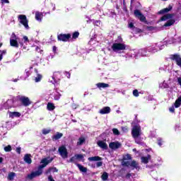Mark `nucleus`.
Returning a JSON list of instances; mask_svg holds the SVG:
<instances>
[{
    "instance_id": "nucleus-6",
    "label": "nucleus",
    "mask_w": 181,
    "mask_h": 181,
    "mask_svg": "<svg viewBox=\"0 0 181 181\" xmlns=\"http://www.w3.org/2000/svg\"><path fill=\"white\" fill-rule=\"evenodd\" d=\"M18 21L21 25H23L24 28L27 30L29 29V24L28 18H26V16L25 15H19L18 16Z\"/></svg>"
},
{
    "instance_id": "nucleus-49",
    "label": "nucleus",
    "mask_w": 181,
    "mask_h": 181,
    "mask_svg": "<svg viewBox=\"0 0 181 181\" xmlns=\"http://www.w3.org/2000/svg\"><path fill=\"white\" fill-rule=\"evenodd\" d=\"M96 166H97V168H100V166H103V162L98 161V162L96 163Z\"/></svg>"
},
{
    "instance_id": "nucleus-53",
    "label": "nucleus",
    "mask_w": 181,
    "mask_h": 181,
    "mask_svg": "<svg viewBox=\"0 0 181 181\" xmlns=\"http://www.w3.org/2000/svg\"><path fill=\"white\" fill-rule=\"evenodd\" d=\"M16 151L17 152V153L21 154V147L16 148Z\"/></svg>"
},
{
    "instance_id": "nucleus-56",
    "label": "nucleus",
    "mask_w": 181,
    "mask_h": 181,
    "mask_svg": "<svg viewBox=\"0 0 181 181\" xmlns=\"http://www.w3.org/2000/svg\"><path fill=\"white\" fill-rule=\"evenodd\" d=\"M1 52L2 57H4V54H6V50L0 51Z\"/></svg>"
},
{
    "instance_id": "nucleus-39",
    "label": "nucleus",
    "mask_w": 181,
    "mask_h": 181,
    "mask_svg": "<svg viewBox=\"0 0 181 181\" xmlns=\"http://www.w3.org/2000/svg\"><path fill=\"white\" fill-rule=\"evenodd\" d=\"M136 144H138L139 145H141L142 144V139H141V138H139V136L138 137H133Z\"/></svg>"
},
{
    "instance_id": "nucleus-8",
    "label": "nucleus",
    "mask_w": 181,
    "mask_h": 181,
    "mask_svg": "<svg viewBox=\"0 0 181 181\" xmlns=\"http://www.w3.org/2000/svg\"><path fill=\"white\" fill-rule=\"evenodd\" d=\"M59 155L63 159H66L69 156V153L67 152V148L64 146H61L59 149Z\"/></svg>"
},
{
    "instance_id": "nucleus-41",
    "label": "nucleus",
    "mask_w": 181,
    "mask_h": 181,
    "mask_svg": "<svg viewBox=\"0 0 181 181\" xmlns=\"http://www.w3.org/2000/svg\"><path fill=\"white\" fill-rule=\"evenodd\" d=\"M15 176H16L15 173H10L8 177V180H13V178L15 177Z\"/></svg>"
},
{
    "instance_id": "nucleus-11",
    "label": "nucleus",
    "mask_w": 181,
    "mask_h": 181,
    "mask_svg": "<svg viewBox=\"0 0 181 181\" xmlns=\"http://www.w3.org/2000/svg\"><path fill=\"white\" fill-rule=\"evenodd\" d=\"M19 100L24 107H29L32 104L30 99L26 96L20 97Z\"/></svg>"
},
{
    "instance_id": "nucleus-21",
    "label": "nucleus",
    "mask_w": 181,
    "mask_h": 181,
    "mask_svg": "<svg viewBox=\"0 0 181 181\" xmlns=\"http://www.w3.org/2000/svg\"><path fill=\"white\" fill-rule=\"evenodd\" d=\"M110 112L111 108L110 107H104L99 110V113H100L102 115H104L105 114H110Z\"/></svg>"
},
{
    "instance_id": "nucleus-2",
    "label": "nucleus",
    "mask_w": 181,
    "mask_h": 181,
    "mask_svg": "<svg viewBox=\"0 0 181 181\" xmlns=\"http://www.w3.org/2000/svg\"><path fill=\"white\" fill-rule=\"evenodd\" d=\"M125 49H127V45L124 43L122 37L118 36L112 45V49L115 53H121V52H124Z\"/></svg>"
},
{
    "instance_id": "nucleus-37",
    "label": "nucleus",
    "mask_w": 181,
    "mask_h": 181,
    "mask_svg": "<svg viewBox=\"0 0 181 181\" xmlns=\"http://www.w3.org/2000/svg\"><path fill=\"white\" fill-rule=\"evenodd\" d=\"M47 108L48 111H53V110H54V108H56V107L54 106V104H53L52 103H48L47 105Z\"/></svg>"
},
{
    "instance_id": "nucleus-51",
    "label": "nucleus",
    "mask_w": 181,
    "mask_h": 181,
    "mask_svg": "<svg viewBox=\"0 0 181 181\" xmlns=\"http://www.w3.org/2000/svg\"><path fill=\"white\" fill-rule=\"evenodd\" d=\"M122 130L123 131V132H128V127H122Z\"/></svg>"
},
{
    "instance_id": "nucleus-4",
    "label": "nucleus",
    "mask_w": 181,
    "mask_h": 181,
    "mask_svg": "<svg viewBox=\"0 0 181 181\" xmlns=\"http://www.w3.org/2000/svg\"><path fill=\"white\" fill-rule=\"evenodd\" d=\"M142 134V130L141 129V126L136 125L132 129V135L133 138H138V136H141Z\"/></svg>"
},
{
    "instance_id": "nucleus-44",
    "label": "nucleus",
    "mask_w": 181,
    "mask_h": 181,
    "mask_svg": "<svg viewBox=\"0 0 181 181\" xmlns=\"http://www.w3.org/2000/svg\"><path fill=\"white\" fill-rule=\"evenodd\" d=\"M80 33L78 32H75L72 35V39H77Z\"/></svg>"
},
{
    "instance_id": "nucleus-12",
    "label": "nucleus",
    "mask_w": 181,
    "mask_h": 181,
    "mask_svg": "<svg viewBox=\"0 0 181 181\" xmlns=\"http://www.w3.org/2000/svg\"><path fill=\"white\" fill-rule=\"evenodd\" d=\"M171 60L175 62L177 66L181 68V56L180 54H175L171 55Z\"/></svg>"
},
{
    "instance_id": "nucleus-27",
    "label": "nucleus",
    "mask_w": 181,
    "mask_h": 181,
    "mask_svg": "<svg viewBox=\"0 0 181 181\" xmlns=\"http://www.w3.org/2000/svg\"><path fill=\"white\" fill-rule=\"evenodd\" d=\"M170 11H172V6H169L168 8H163L158 11L159 15H162L163 13H168Z\"/></svg>"
},
{
    "instance_id": "nucleus-15",
    "label": "nucleus",
    "mask_w": 181,
    "mask_h": 181,
    "mask_svg": "<svg viewBox=\"0 0 181 181\" xmlns=\"http://www.w3.org/2000/svg\"><path fill=\"white\" fill-rule=\"evenodd\" d=\"M34 81L35 83H39L42 81V74H39V72H37V69H35L34 70Z\"/></svg>"
},
{
    "instance_id": "nucleus-45",
    "label": "nucleus",
    "mask_w": 181,
    "mask_h": 181,
    "mask_svg": "<svg viewBox=\"0 0 181 181\" xmlns=\"http://www.w3.org/2000/svg\"><path fill=\"white\" fill-rule=\"evenodd\" d=\"M112 132L114 135H119V131L118 129H112Z\"/></svg>"
},
{
    "instance_id": "nucleus-16",
    "label": "nucleus",
    "mask_w": 181,
    "mask_h": 181,
    "mask_svg": "<svg viewBox=\"0 0 181 181\" xmlns=\"http://www.w3.org/2000/svg\"><path fill=\"white\" fill-rule=\"evenodd\" d=\"M97 145L99 148H101V149H108V145L105 143V141L99 140L97 142Z\"/></svg>"
},
{
    "instance_id": "nucleus-23",
    "label": "nucleus",
    "mask_w": 181,
    "mask_h": 181,
    "mask_svg": "<svg viewBox=\"0 0 181 181\" xmlns=\"http://www.w3.org/2000/svg\"><path fill=\"white\" fill-rule=\"evenodd\" d=\"M31 64H33V66H30L29 69H25V74L27 75V77H29L30 76V74L32 73V71H30V70H32V69H33V67H35V66H37V63H36L33 61H32Z\"/></svg>"
},
{
    "instance_id": "nucleus-24",
    "label": "nucleus",
    "mask_w": 181,
    "mask_h": 181,
    "mask_svg": "<svg viewBox=\"0 0 181 181\" xmlns=\"http://www.w3.org/2000/svg\"><path fill=\"white\" fill-rule=\"evenodd\" d=\"M141 163H148L151 160V156L147 155L146 156L141 157Z\"/></svg>"
},
{
    "instance_id": "nucleus-63",
    "label": "nucleus",
    "mask_w": 181,
    "mask_h": 181,
    "mask_svg": "<svg viewBox=\"0 0 181 181\" xmlns=\"http://www.w3.org/2000/svg\"><path fill=\"white\" fill-rule=\"evenodd\" d=\"M158 145H159V146H162V143L161 142H158Z\"/></svg>"
},
{
    "instance_id": "nucleus-34",
    "label": "nucleus",
    "mask_w": 181,
    "mask_h": 181,
    "mask_svg": "<svg viewBox=\"0 0 181 181\" xmlns=\"http://www.w3.org/2000/svg\"><path fill=\"white\" fill-rule=\"evenodd\" d=\"M76 166L78 168L79 170L83 173H87V168L83 166L81 164H76Z\"/></svg>"
},
{
    "instance_id": "nucleus-5",
    "label": "nucleus",
    "mask_w": 181,
    "mask_h": 181,
    "mask_svg": "<svg viewBox=\"0 0 181 181\" xmlns=\"http://www.w3.org/2000/svg\"><path fill=\"white\" fill-rule=\"evenodd\" d=\"M43 173V170L38 168L37 171H33L30 174H28L26 177V179L28 180H32V179H35V177H37V176H40Z\"/></svg>"
},
{
    "instance_id": "nucleus-35",
    "label": "nucleus",
    "mask_w": 181,
    "mask_h": 181,
    "mask_svg": "<svg viewBox=\"0 0 181 181\" xmlns=\"http://www.w3.org/2000/svg\"><path fill=\"white\" fill-rule=\"evenodd\" d=\"M175 24V20L173 19H170L168 20L165 24H164V26L165 28H168L169 26H172V25H174Z\"/></svg>"
},
{
    "instance_id": "nucleus-61",
    "label": "nucleus",
    "mask_w": 181,
    "mask_h": 181,
    "mask_svg": "<svg viewBox=\"0 0 181 181\" xmlns=\"http://www.w3.org/2000/svg\"><path fill=\"white\" fill-rule=\"evenodd\" d=\"M18 80H19V79L16 78V79H13V81H14V83H16L18 81Z\"/></svg>"
},
{
    "instance_id": "nucleus-7",
    "label": "nucleus",
    "mask_w": 181,
    "mask_h": 181,
    "mask_svg": "<svg viewBox=\"0 0 181 181\" xmlns=\"http://www.w3.org/2000/svg\"><path fill=\"white\" fill-rule=\"evenodd\" d=\"M18 39L19 38L16 36L15 33H13L10 38L11 46H12L13 47H19V44L18 43Z\"/></svg>"
},
{
    "instance_id": "nucleus-18",
    "label": "nucleus",
    "mask_w": 181,
    "mask_h": 181,
    "mask_svg": "<svg viewBox=\"0 0 181 181\" xmlns=\"http://www.w3.org/2000/svg\"><path fill=\"white\" fill-rule=\"evenodd\" d=\"M60 76H62L60 72H55L53 74V76L52 77L53 81H50V83H52V84H54V83H56L57 80H60Z\"/></svg>"
},
{
    "instance_id": "nucleus-62",
    "label": "nucleus",
    "mask_w": 181,
    "mask_h": 181,
    "mask_svg": "<svg viewBox=\"0 0 181 181\" xmlns=\"http://www.w3.org/2000/svg\"><path fill=\"white\" fill-rule=\"evenodd\" d=\"M2 160H3L2 158L0 157V163H2Z\"/></svg>"
},
{
    "instance_id": "nucleus-64",
    "label": "nucleus",
    "mask_w": 181,
    "mask_h": 181,
    "mask_svg": "<svg viewBox=\"0 0 181 181\" xmlns=\"http://www.w3.org/2000/svg\"><path fill=\"white\" fill-rule=\"evenodd\" d=\"M133 152H136V148H134Z\"/></svg>"
},
{
    "instance_id": "nucleus-1",
    "label": "nucleus",
    "mask_w": 181,
    "mask_h": 181,
    "mask_svg": "<svg viewBox=\"0 0 181 181\" xmlns=\"http://www.w3.org/2000/svg\"><path fill=\"white\" fill-rule=\"evenodd\" d=\"M131 159H132V157H131V155L127 154L124 156L122 165L123 166H127V168H130V169H132V170H134V169H136V170H139L141 169V166H139V163L136 160H131Z\"/></svg>"
},
{
    "instance_id": "nucleus-48",
    "label": "nucleus",
    "mask_w": 181,
    "mask_h": 181,
    "mask_svg": "<svg viewBox=\"0 0 181 181\" xmlns=\"http://www.w3.org/2000/svg\"><path fill=\"white\" fill-rule=\"evenodd\" d=\"M129 29H135V26L134 25V23H129Z\"/></svg>"
},
{
    "instance_id": "nucleus-46",
    "label": "nucleus",
    "mask_w": 181,
    "mask_h": 181,
    "mask_svg": "<svg viewBox=\"0 0 181 181\" xmlns=\"http://www.w3.org/2000/svg\"><path fill=\"white\" fill-rule=\"evenodd\" d=\"M133 95H134V97H139V92H138V90H133Z\"/></svg>"
},
{
    "instance_id": "nucleus-13",
    "label": "nucleus",
    "mask_w": 181,
    "mask_h": 181,
    "mask_svg": "<svg viewBox=\"0 0 181 181\" xmlns=\"http://www.w3.org/2000/svg\"><path fill=\"white\" fill-rule=\"evenodd\" d=\"M134 15L136 18H138L141 21V22H145V21H146V18L141 11H139V10H135Z\"/></svg>"
},
{
    "instance_id": "nucleus-28",
    "label": "nucleus",
    "mask_w": 181,
    "mask_h": 181,
    "mask_svg": "<svg viewBox=\"0 0 181 181\" xmlns=\"http://www.w3.org/2000/svg\"><path fill=\"white\" fill-rule=\"evenodd\" d=\"M58 170L54 167L49 168L45 171V175H50V173H57Z\"/></svg>"
},
{
    "instance_id": "nucleus-20",
    "label": "nucleus",
    "mask_w": 181,
    "mask_h": 181,
    "mask_svg": "<svg viewBox=\"0 0 181 181\" xmlns=\"http://www.w3.org/2000/svg\"><path fill=\"white\" fill-rule=\"evenodd\" d=\"M121 147V144L118 141L112 142L109 144V148L110 149H118Z\"/></svg>"
},
{
    "instance_id": "nucleus-40",
    "label": "nucleus",
    "mask_w": 181,
    "mask_h": 181,
    "mask_svg": "<svg viewBox=\"0 0 181 181\" xmlns=\"http://www.w3.org/2000/svg\"><path fill=\"white\" fill-rule=\"evenodd\" d=\"M102 180L105 181L108 179V173H107L106 172L103 173V174L102 175Z\"/></svg>"
},
{
    "instance_id": "nucleus-60",
    "label": "nucleus",
    "mask_w": 181,
    "mask_h": 181,
    "mask_svg": "<svg viewBox=\"0 0 181 181\" xmlns=\"http://www.w3.org/2000/svg\"><path fill=\"white\" fill-rule=\"evenodd\" d=\"M126 177H131V174H127V175H126Z\"/></svg>"
},
{
    "instance_id": "nucleus-29",
    "label": "nucleus",
    "mask_w": 181,
    "mask_h": 181,
    "mask_svg": "<svg viewBox=\"0 0 181 181\" xmlns=\"http://www.w3.org/2000/svg\"><path fill=\"white\" fill-rule=\"evenodd\" d=\"M42 18H43V14H42V13L39 11L35 12L36 21H38V22H42Z\"/></svg>"
},
{
    "instance_id": "nucleus-55",
    "label": "nucleus",
    "mask_w": 181,
    "mask_h": 181,
    "mask_svg": "<svg viewBox=\"0 0 181 181\" xmlns=\"http://www.w3.org/2000/svg\"><path fill=\"white\" fill-rule=\"evenodd\" d=\"M1 3H3V4H9V0H1Z\"/></svg>"
},
{
    "instance_id": "nucleus-50",
    "label": "nucleus",
    "mask_w": 181,
    "mask_h": 181,
    "mask_svg": "<svg viewBox=\"0 0 181 181\" xmlns=\"http://www.w3.org/2000/svg\"><path fill=\"white\" fill-rule=\"evenodd\" d=\"M170 112H175V106H172L169 108Z\"/></svg>"
},
{
    "instance_id": "nucleus-38",
    "label": "nucleus",
    "mask_w": 181,
    "mask_h": 181,
    "mask_svg": "<svg viewBox=\"0 0 181 181\" xmlns=\"http://www.w3.org/2000/svg\"><path fill=\"white\" fill-rule=\"evenodd\" d=\"M147 52H148V49H140V50L139 51V54L141 56L144 57V56H146Z\"/></svg>"
},
{
    "instance_id": "nucleus-31",
    "label": "nucleus",
    "mask_w": 181,
    "mask_h": 181,
    "mask_svg": "<svg viewBox=\"0 0 181 181\" xmlns=\"http://www.w3.org/2000/svg\"><path fill=\"white\" fill-rule=\"evenodd\" d=\"M169 87V84H168V82L165 81H163V82H160L159 83V88H168Z\"/></svg>"
},
{
    "instance_id": "nucleus-32",
    "label": "nucleus",
    "mask_w": 181,
    "mask_h": 181,
    "mask_svg": "<svg viewBox=\"0 0 181 181\" xmlns=\"http://www.w3.org/2000/svg\"><path fill=\"white\" fill-rule=\"evenodd\" d=\"M84 142H86V138L84 136H81L77 141L76 145L78 146H80L81 145H83V144H84Z\"/></svg>"
},
{
    "instance_id": "nucleus-52",
    "label": "nucleus",
    "mask_w": 181,
    "mask_h": 181,
    "mask_svg": "<svg viewBox=\"0 0 181 181\" xmlns=\"http://www.w3.org/2000/svg\"><path fill=\"white\" fill-rule=\"evenodd\" d=\"M48 180L49 181H54V180L53 179V177L52 175L48 176Z\"/></svg>"
},
{
    "instance_id": "nucleus-30",
    "label": "nucleus",
    "mask_w": 181,
    "mask_h": 181,
    "mask_svg": "<svg viewBox=\"0 0 181 181\" xmlns=\"http://www.w3.org/2000/svg\"><path fill=\"white\" fill-rule=\"evenodd\" d=\"M168 19H172V14H166L161 17L160 22H163L165 21H168Z\"/></svg>"
},
{
    "instance_id": "nucleus-54",
    "label": "nucleus",
    "mask_w": 181,
    "mask_h": 181,
    "mask_svg": "<svg viewBox=\"0 0 181 181\" xmlns=\"http://www.w3.org/2000/svg\"><path fill=\"white\" fill-rule=\"evenodd\" d=\"M36 52H37L38 53H40L42 52V50H40V48L39 47H36L35 48Z\"/></svg>"
},
{
    "instance_id": "nucleus-43",
    "label": "nucleus",
    "mask_w": 181,
    "mask_h": 181,
    "mask_svg": "<svg viewBox=\"0 0 181 181\" xmlns=\"http://www.w3.org/2000/svg\"><path fill=\"white\" fill-rule=\"evenodd\" d=\"M4 151H5V152H11V151H12V146L11 145L5 146Z\"/></svg>"
},
{
    "instance_id": "nucleus-22",
    "label": "nucleus",
    "mask_w": 181,
    "mask_h": 181,
    "mask_svg": "<svg viewBox=\"0 0 181 181\" xmlns=\"http://www.w3.org/2000/svg\"><path fill=\"white\" fill-rule=\"evenodd\" d=\"M23 160L25 163H28V165H30V163H32V155L25 154L24 156Z\"/></svg>"
},
{
    "instance_id": "nucleus-58",
    "label": "nucleus",
    "mask_w": 181,
    "mask_h": 181,
    "mask_svg": "<svg viewBox=\"0 0 181 181\" xmlns=\"http://www.w3.org/2000/svg\"><path fill=\"white\" fill-rule=\"evenodd\" d=\"M89 43L90 45H93V43H94V40H90Z\"/></svg>"
},
{
    "instance_id": "nucleus-42",
    "label": "nucleus",
    "mask_w": 181,
    "mask_h": 181,
    "mask_svg": "<svg viewBox=\"0 0 181 181\" xmlns=\"http://www.w3.org/2000/svg\"><path fill=\"white\" fill-rule=\"evenodd\" d=\"M52 130H50L49 129H43L42 130V132L43 134V135H47V134H50Z\"/></svg>"
},
{
    "instance_id": "nucleus-47",
    "label": "nucleus",
    "mask_w": 181,
    "mask_h": 181,
    "mask_svg": "<svg viewBox=\"0 0 181 181\" xmlns=\"http://www.w3.org/2000/svg\"><path fill=\"white\" fill-rule=\"evenodd\" d=\"M93 24L95 25V26H100V25H101V21H95V22H93Z\"/></svg>"
},
{
    "instance_id": "nucleus-57",
    "label": "nucleus",
    "mask_w": 181,
    "mask_h": 181,
    "mask_svg": "<svg viewBox=\"0 0 181 181\" xmlns=\"http://www.w3.org/2000/svg\"><path fill=\"white\" fill-rule=\"evenodd\" d=\"M52 50L54 53H56V50H57V47H53Z\"/></svg>"
},
{
    "instance_id": "nucleus-17",
    "label": "nucleus",
    "mask_w": 181,
    "mask_h": 181,
    "mask_svg": "<svg viewBox=\"0 0 181 181\" xmlns=\"http://www.w3.org/2000/svg\"><path fill=\"white\" fill-rule=\"evenodd\" d=\"M52 95L55 101H59L60 100V97H62V93H60V90L56 89L54 90Z\"/></svg>"
},
{
    "instance_id": "nucleus-9",
    "label": "nucleus",
    "mask_w": 181,
    "mask_h": 181,
    "mask_svg": "<svg viewBox=\"0 0 181 181\" xmlns=\"http://www.w3.org/2000/svg\"><path fill=\"white\" fill-rule=\"evenodd\" d=\"M53 160V158H43L40 163H42V165H40L38 168L41 169V170H42V169L44 168H46V166L49 164V163H51V162Z\"/></svg>"
},
{
    "instance_id": "nucleus-14",
    "label": "nucleus",
    "mask_w": 181,
    "mask_h": 181,
    "mask_svg": "<svg viewBox=\"0 0 181 181\" xmlns=\"http://www.w3.org/2000/svg\"><path fill=\"white\" fill-rule=\"evenodd\" d=\"M70 37H71V35L70 34H60L58 35V40H61L62 42H67Z\"/></svg>"
},
{
    "instance_id": "nucleus-36",
    "label": "nucleus",
    "mask_w": 181,
    "mask_h": 181,
    "mask_svg": "<svg viewBox=\"0 0 181 181\" xmlns=\"http://www.w3.org/2000/svg\"><path fill=\"white\" fill-rule=\"evenodd\" d=\"M21 46H23V43H29V38L28 37V36L26 35H24L23 37V40H22V42H19Z\"/></svg>"
},
{
    "instance_id": "nucleus-59",
    "label": "nucleus",
    "mask_w": 181,
    "mask_h": 181,
    "mask_svg": "<svg viewBox=\"0 0 181 181\" xmlns=\"http://www.w3.org/2000/svg\"><path fill=\"white\" fill-rule=\"evenodd\" d=\"M2 59H4V57L2 56V54H0V62L2 60Z\"/></svg>"
},
{
    "instance_id": "nucleus-19",
    "label": "nucleus",
    "mask_w": 181,
    "mask_h": 181,
    "mask_svg": "<svg viewBox=\"0 0 181 181\" xmlns=\"http://www.w3.org/2000/svg\"><path fill=\"white\" fill-rule=\"evenodd\" d=\"M8 115L9 118H19L21 117V114L19 112H8Z\"/></svg>"
},
{
    "instance_id": "nucleus-3",
    "label": "nucleus",
    "mask_w": 181,
    "mask_h": 181,
    "mask_svg": "<svg viewBox=\"0 0 181 181\" xmlns=\"http://www.w3.org/2000/svg\"><path fill=\"white\" fill-rule=\"evenodd\" d=\"M164 45L162 43L159 42L156 44L155 45H152L151 47H148L147 48V51L150 53H156L159 52V50H162L163 49Z\"/></svg>"
},
{
    "instance_id": "nucleus-25",
    "label": "nucleus",
    "mask_w": 181,
    "mask_h": 181,
    "mask_svg": "<svg viewBox=\"0 0 181 181\" xmlns=\"http://www.w3.org/2000/svg\"><path fill=\"white\" fill-rule=\"evenodd\" d=\"M63 136V134L60 132H57L55 134L52 136V141H57L60 139Z\"/></svg>"
},
{
    "instance_id": "nucleus-26",
    "label": "nucleus",
    "mask_w": 181,
    "mask_h": 181,
    "mask_svg": "<svg viewBox=\"0 0 181 181\" xmlns=\"http://www.w3.org/2000/svg\"><path fill=\"white\" fill-rule=\"evenodd\" d=\"M96 86L101 90V88H107V87H110V85L105 83H98L96 84Z\"/></svg>"
},
{
    "instance_id": "nucleus-10",
    "label": "nucleus",
    "mask_w": 181,
    "mask_h": 181,
    "mask_svg": "<svg viewBox=\"0 0 181 181\" xmlns=\"http://www.w3.org/2000/svg\"><path fill=\"white\" fill-rule=\"evenodd\" d=\"M77 161L84 162V156L82 154H76L69 160V162H72L73 163H76Z\"/></svg>"
},
{
    "instance_id": "nucleus-33",
    "label": "nucleus",
    "mask_w": 181,
    "mask_h": 181,
    "mask_svg": "<svg viewBox=\"0 0 181 181\" xmlns=\"http://www.w3.org/2000/svg\"><path fill=\"white\" fill-rule=\"evenodd\" d=\"M101 158L100 156H94V157H89L88 158V160L90 162H98V160H100Z\"/></svg>"
}]
</instances>
